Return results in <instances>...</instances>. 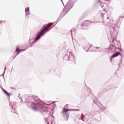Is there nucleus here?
Returning a JSON list of instances; mask_svg holds the SVG:
<instances>
[{"label":"nucleus","mask_w":124,"mask_h":124,"mask_svg":"<svg viewBox=\"0 0 124 124\" xmlns=\"http://www.w3.org/2000/svg\"><path fill=\"white\" fill-rule=\"evenodd\" d=\"M82 27L89 26V21L86 20L82 22L81 24Z\"/></svg>","instance_id":"nucleus-4"},{"label":"nucleus","mask_w":124,"mask_h":124,"mask_svg":"<svg viewBox=\"0 0 124 124\" xmlns=\"http://www.w3.org/2000/svg\"><path fill=\"white\" fill-rule=\"evenodd\" d=\"M68 111H79V109H63L62 110V115L64 117H65V116H66L67 119H68V118L69 117V114L67 113V112H68Z\"/></svg>","instance_id":"nucleus-2"},{"label":"nucleus","mask_w":124,"mask_h":124,"mask_svg":"<svg viewBox=\"0 0 124 124\" xmlns=\"http://www.w3.org/2000/svg\"><path fill=\"white\" fill-rule=\"evenodd\" d=\"M3 92L6 95H7L8 96H10V94H9V93H8V92L5 91V90L3 89Z\"/></svg>","instance_id":"nucleus-6"},{"label":"nucleus","mask_w":124,"mask_h":124,"mask_svg":"<svg viewBox=\"0 0 124 124\" xmlns=\"http://www.w3.org/2000/svg\"><path fill=\"white\" fill-rule=\"evenodd\" d=\"M96 49H99V47L96 46Z\"/></svg>","instance_id":"nucleus-10"},{"label":"nucleus","mask_w":124,"mask_h":124,"mask_svg":"<svg viewBox=\"0 0 124 124\" xmlns=\"http://www.w3.org/2000/svg\"><path fill=\"white\" fill-rule=\"evenodd\" d=\"M119 55H121V53L120 52H117L116 53L114 54L113 55H112V56L111 57V58H116V57H118V56H119Z\"/></svg>","instance_id":"nucleus-5"},{"label":"nucleus","mask_w":124,"mask_h":124,"mask_svg":"<svg viewBox=\"0 0 124 124\" xmlns=\"http://www.w3.org/2000/svg\"><path fill=\"white\" fill-rule=\"evenodd\" d=\"M53 24V23H49L47 26H46L45 27H43L42 28V30H40V31L38 32L36 38L35 40V42H36V41H37V40H38L39 39H40V38L41 37V36H43V35L46 33V31L47 30H48V28H49V27H51V26H52V25Z\"/></svg>","instance_id":"nucleus-1"},{"label":"nucleus","mask_w":124,"mask_h":124,"mask_svg":"<svg viewBox=\"0 0 124 124\" xmlns=\"http://www.w3.org/2000/svg\"><path fill=\"white\" fill-rule=\"evenodd\" d=\"M66 6H67V7H68V6H69V3H68L66 4Z\"/></svg>","instance_id":"nucleus-9"},{"label":"nucleus","mask_w":124,"mask_h":124,"mask_svg":"<svg viewBox=\"0 0 124 124\" xmlns=\"http://www.w3.org/2000/svg\"><path fill=\"white\" fill-rule=\"evenodd\" d=\"M107 19H109V17H107Z\"/></svg>","instance_id":"nucleus-11"},{"label":"nucleus","mask_w":124,"mask_h":124,"mask_svg":"<svg viewBox=\"0 0 124 124\" xmlns=\"http://www.w3.org/2000/svg\"><path fill=\"white\" fill-rule=\"evenodd\" d=\"M16 51L17 53H20V52H21V50L19 49V48H18V47L16 48Z\"/></svg>","instance_id":"nucleus-8"},{"label":"nucleus","mask_w":124,"mask_h":124,"mask_svg":"<svg viewBox=\"0 0 124 124\" xmlns=\"http://www.w3.org/2000/svg\"><path fill=\"white\" fill-rule=\"evenodd\" d=\"M42 106L39 104H37L34 106V108H32L33 111H38L40 109H41Z\"/></svg>","instance_id":"nucleus-3"},{"label":"nucleus","mask_w":124,"mask_h":124,"mask_svg":"<svg viewBox=\"0 0 124 124\" xmlns=\"http://www.w3.org/2000/svg\"><path fill=\"white\" fill-rule=\"evenodd\" d=\"M25 13L27 15L30 14V8L28 7L25 9Z\"/></svg>","instance_id":"nucleus-7"}]
</instances>
